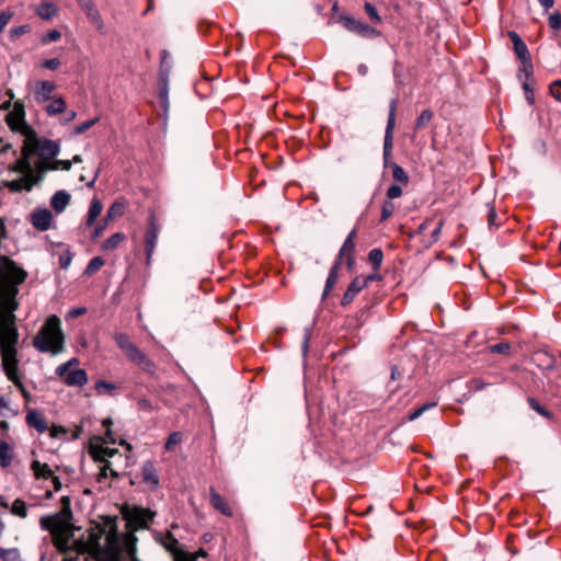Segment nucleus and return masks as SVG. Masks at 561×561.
<instances>
[{"mask_svg":"<svg viewBox=\"0 0 561 561\" xmlns=\"http://www.w3.org/2000/svg\"><path fill=\"white\" fill-rule=\"evenodd\" d=\"M38 153L42 157L55 158L59 153V146L55 141L50 140V139H45L39 145V152Z\"/></svg>","mask_w":561,"mask_h":561,"instance_id":"nucleus-26","label":"nucleus"},{"mask_svg":"<svg viewBox=\"0 0 561 561\" xmlns=\"http://www.w3.org/2000/svg\"><path fill=\"white\" fill-rule=\"evenodd\" d=\"M98 122H99V117L85 121L75 128L73 134L81 135V134L85 133L87 130H89L91 127H93Z\"/></svg>","mask_w":561,"mask_h":561,"instance_id":"nucleus-50","label":"nucleus"},{"mask_svg":"<svg viewBox=\"0 0 561 561\" xmlns=\"http://www.w3.org/2000/svg\"><path fill=\"white\" fill-rule=\"evenodd\" d=\"M90 454L95 461H105L117 455L118 450L107 446H91Z\"/></svg>","mask_w":561,"mask_h":561,"instance_id":"nucleus-22","label":"nucleus"},{"mask_svg":"<svg viewBox=\"0 0 561 561\" xmlns=\"http://www.w3.org/2000/svg\"><path fill=\"white\" fill-rule=\"evenodd\" d=\"M60 37H61V33L59 31L51 30L42 37V43L49 44L53 42H57L60 39Z\"/></svg>","mask_w":561,"mask_h":561,"instance_id":"nucleus-55","label":"nucleus"},{"mask_svg":"<svg viewBox=\"0 0 561 561\" xmlns=\"http://www.w3.org/2000/svg\"><path fill=\"white\" fill-rule=\"evenodd\" d=\"M125 238L126 237L123 232H116L103 242L102 249L104 251H113L125 240Z\"/></svg>","mask_w":561,"mask_h":561,"instance_id":"nucleus-34","label":"nucleus"},{"mask_svg":"<svg viewBox=\"0 0 561 561\" xmlns=\"http://www.w3.org/2000/svg\"><path fill=\"white\" fill-rule=\"evenodd\" d=\"M41 527L45 530L53 531L55 529V520L51 516H43L39 520Z\"/></svg>","mask_w":561,"mask_h":561,"instance_id":"nucleus-61","label":"nucleus"},{"mask_svg":"<svg viewBox=\"0 0 561 561\" xmlns=\"http://www.w3.org/2000/svg\"><path fill=\"white\" fill-rule=\"evenodd\" d=\"M110 221L111 220H106V217H104L100 222L94 224V226H92L93 227V231L91 233V238L93 240L99 239L103 234V232L106 229V227H107Z\"/></svg>","mask_w":561,"mask_h":561,"instance_id":"nucleus-46","label":"nucleus"},{"mask_svg":"<svg viewBox=\"0 0 561 561\" xmlns=\"http://www.w3.org/2000/svg\"><path fill=\"white\" fill-rule=\"evenodd\" d=\"M72 161L70 160H54L50 163L41 162L38 163V169L42 172H47L49 170H65L69 171L71 169Z\"/></svg>","mask_w":561,"mask_h":561,"instance_id":"nucleus-25","label":"nucleus"},{"mask_svg":"<svg viewBox=\"0 0 561 561\" xmlns=\"http://www.w3.org/2000/svg\"><path fill=\"white\" fill-rule=\"evenodd\" d=\"M70 198H71V196L67 191H65V190L58 191L53 195V197L50 199V206L54 208V210L57 214H60L69 205Z\"/></svg>","mask_w":561,"mask_h":561,"instance_id":"nucleus-21","label":"nucleus"},{"mask_svg":"<svg viewBox=\"0 0 561 561\" xmlns=\"http://www.w3.org/2000/svg\"><path fill=\"white\" fill-rule=\"evenodd\" d=\"M31 468L37 479H48L53 477V471L47 463H42L38 460H34Z\"/></svg>","mask_w":561,"mask_h":561,"instance_id":"nucleus-30","label":"nucleus"},{"mask_svg":"<svg viewBox=\"0 0 561 561\" xmlns=\"http://www.w3.org/2000/svg\"><path fill=\"white\" fill-rule=\"evenodd\" d=\"M209 502L211 506L220 512L222 515L227 517L233 516V510L227 502L225 497H222L219 493H217L214 488L210 489L209 493Z\"/></svg>","mask_w":561,"mask_h":561,"instance_id":"nucleus-16","label":"nucleus"},{"mask_svg":"<svg viewBox=\"0 0 561 561\" xmlns=\"http://www.w3.org/2000/svg\"><path fill=\"white\" fill-rule=\"evenodd\" d=\"M13 12L10 9L2 10L0 12V33L3 32L7 24L10 22V20L13 18Z\"/></svg>","mask_w":561,"mask_h":561,"instance_id":"nucleus-53","label":"nucleus"},{"mask_svg":"<svg viewBox=\"0 0 561 561\" xmlns=\"http://www.w3.org/2000/svg\"><path fill=\"white\" fill-rule=\"evenodd\" d=\"M19 289L0 290V356L3 364V348L18 350L19 331L14 312L19 309L16 296Z\"/></svg>","mask_w":561,"mask_h":561,"instance_id":"nucleus-1","label":"nucleus"},{"mask_svg":"<svg viewBox=\"0 0 561 561\" xmlns=\"http://www.w3.org/2000/svg\"><path fill=\"white\" fill-rule=\"evenodd\" d=\"M65 335L61 330L60 319L53 314L48 317L34 336L33 345L43 353L58 354L64 350Z\"/></svg>","mask_w":561,"mask_h":561,"instance_id":"nucleus-2","label":"nucleus"},{"mask_svg":"<svg viewBox=\"0 0 561 561\" xmlns=\"http://www.w3.org/2000/svg\"><path fill=\"white\" fill-rule=\"evenodd\" d=\"M394 211V205L390 201H385L381 206V220H387L392 216Z\"/></svg>","mask_w":561,"mask_h":561,"instance_id":"nucleus-52","label":"nucleus"},{"mask_svg":"<svg viewBox=\"0 0 561 561\" xmlns=\"http://www.w3.org/2000/svg\"><path fill=\"white\" fill-rule=\"evenodd\" d=\"M72 257H73L72 252L67 248L62 253L59 254V259H58L59 266L62 270H67L72 262Z\"/></svg>","mask_w":561,"mask_h":561,"instance_id":"nucleus-48","label":"nucleus"},{"mask_svg":"<svg viewBox=\"0 0 561 561\" xmlns=\"http://www.w3.org/2000/svg\"><path fill=\"white\" fill-rule=\"evenodd\" d=\"M78 2L81 9L85 12L89 21L96 25L99 28L102 27V18L95 8L93 0H78Z\"/></svg>","mask_w":561,"mask_h":561,"instance_id":"nucleus-19","label":"nucleus"},{"mask_svg":"<svg viewBox=\"0 0 561 561\" xmlns=\"http://www.w3.org/2000/svg\"><path fill=\"white\" fill-rule=\"evenodd\" d=\"M13 459V453L10 445L3 440H0V466L7 468L11 465Z\"/></svg>","mask_w":561,"mask_h":561,"instance_id":"nucleus-32","label":"nucleus"},{"mask_svg":"<svg viewBox=\"0 0 561 561\" xmlns=\"http://www.w3.org/2000/svg\"><path fill=\"white\" fill-rule=\"evenodd\" d=\"M11 513L21 518H25L27 516V506L25 502L21 499H16L12 504Z\"/></svg>","mask_w":561,"mask_h":561,"instance_id":"nucleus-41","label":"nucleus"},{"mask_svg":"<svg viewBox=\"0 0 561 561\" xmlns=\"http://www.w3.org/2000/svg\"><path fill=\"white\" fill-rule=\"evenodd\" d=\"M396 111H397V100H391L389 104V114L383 138V165L385 168H390L392 170V178L396 182L407 185L409 183V175L405 170L396 162L390 161L391 152L393 148V130L396 126Z\"/></svg>","mask_w":561,"mask_h":561,"instance_id":"nucleus-3","label":"nucleus"},{"mask_svg":"<svg viewBox=\"0 0 561 561\" xmlns=\"http://www.w3.org/2000/svg\"><path fill=\"white\" fill-rule=\"evenodd\" d=\"M365 282L362 280V275L356 276L347 286L346 290L344 291L342 299H341V306L346 307L351 305L356 296L364 289Z\"/></svg>","mask_w":561,"mask_h":561,"instance_id":"nucleus-13","label":"nucleus"},{"mask_svg":"<svg viewBox=\"0 0 561 561\" xmlns=\"http://www.w3.org/2000/svg\"><path fill=\"white\" fill-rule=\"evenodd\" d=\"M104 265V260L101 256H94L90 260L88 263L84 274L85 275H93L96 273L102 266Z\"/></svg>","mask_w":561,"mask_h":561,"instance_id":"nucleus-43","label":"nucleus"},{"mask_svg":"<svg viewBox=\"0 0 561 561\" xmlns=\"http://www.w3.org/2000/svg\"><path fill=\"white\" fill-rule=\"evenodd\" d=\"M365 11L368 14L369 19L371 20V22L376 24L381 23V18L377 12V9L370 2L365 3Z\"/></svg>","mask_w":561,"mask_h":561,"instance_id":"nucleus-51","label":"nucleus"},{"mask_svg":"<svg viewBox=\"0 0 561 561\" xmlns=\"http://www.w3.org/2000/svg\"><path fill=\"white\" fill-rule=\"evenodd\" d=\"M507 35L513 43L514 53L517 56V58L520 61L530 59L529 50L524 41L520 38V36L514 31H510Z\"/></svg>","mask_w":561,"mask_h":561,"instance_id":"nucleus-18","label":"nucleus"},{"mask_svg":"<svg viewBox=\"0 0 561 561\" xmlns=\"http://www.w3.org/2000/svg\"><path fill=\"white\" fill-rule=\"evenodd\" d=\"M550 93L551 95L561 102V80H557L550 84Z\"/></svg>","mask_w":561,"mask_h":561,"instance_id":"nucleus-62","label":"nucleus"},{"mask_svg":"<svg viewBox=\"0 0 561 561\" xmlns=\"http://www.w3.org/2000/svg\"><path fill=\"white\" fill-rule=\"evenodd\" d=\"M170 68L160 67L159 70V84L168 85L169 82Z\"/></svg>","mask_w":561,"mask_h":561,"instance_id":"nucleus-64","label":"nucleus"},{"mask_svg":"<svg viewBox=\"0 0 561 561\" xmlns=\"http://www.w3.org/2000/svg\"><path fill=\"white\" fill-rule=\"evenodd\" d=\"M534 67L530 59L522 60V67L518 71L519 80H529L533 76Z\"/></svg>","mask_w":561,"mask_h":561,"instance_id":"nucleus-40","label":"nucleus"},{"mask_svg":"<svg viewBox=\"0 0 561 561\" xmlns=\"http://www.w3.org/2000/svg\"><path fill=\"white\" fill-rule=\"evenodd\" d=\"M341 21L347 31L356 33L363 37H375L379 35V32L376 28L352 16H342Z\"/></svg>","mask_w":561,"mask_h":561,"instance_id":"nucleus-8","label":"nucleus"},{"mask_svg":"<svg viewBox=\"0 0 561 561\" xmlns=\"http://www.w3.org/2000/svg\"><path fill=\"white\" fill-rule=\"evenodd\" d=\"M60 65H61V62L58 58H51V59H46L42 64V67L45 69H48V70H56L59 68Z\"/></svg>","mask_w":561,"mask_h":561,"instance_id":"nucleus-63","label":"nucleus"},{"mask_svg":"<svg viewBox=\"0 0 561 561\" xmlns=\"http://www.w3.org/2000/svg\"><path fill=\"white\" fill-rule=\"evenodd\" d=\"M94 389L96 390L98 393H111L113 390L117 389V387L116 385L111 383L106 380H98L94 385Z\"/></svg>","mask_w":561,"mask_h":561,"instance_id":"nucleus-47","label":"nucleus"},{"mask_svg":"<svg viewBox=\"0 0 561 561\" xmlns=\"http://www.w3.org/2000/svg\"><path fill=\"white\" fill-rule=\"evenodd\" d=\"M388 199H396L402 195V187L399 184H392L389 186L386 193Z\"/></svg>","mask_w":561,"mask_h":561,"instance_id":"nucleus-54","label":"nucleus"},{"mask_svg":"<svg viewBox=\"0 0 561 561\" xmlns=\"http://www.w3.org/2000/svg\"><path fill=\"white\" fill-rule=\"evenodd\" d=\"M137 409L141 412L151 413L153 411H158L159 404L152 402L147 398H138L136 399Z\"/></svg>","mask_w":561,"mask_h":561,"instance_id":"nucleus-37","label":"nucleus"},{"mask_svg":"<svg viewBox=\"0 0 561 561\" xmlns=\"http://www.w3.org/2000/svg\"><path fill=\"white\" fill-rule=\"evenodd\" d=\"M57 85L53 81L41 80L35 83L34 100L41 104L51 99Z\"/></svg>","mask_w":561,"mask_h":561,"instance_id":"nucleus-12","label":"nucleus"},{"mask_svg":"<svg viewBox=\"0 0 561 561\" xmlns=\"http://www.w3.org/2000/svg\"><path fill=\"white\" fill-rule=\"evenodd\" d=\"M25 421L30 427L35 428L39 434H43L48 430L45 416L35 409L27 411Z\"/></svg>","mask_w":561,"mask_h":561,"instance_id":"nucleus-15","label":"nucleus"},{"mask_svg":"<svg viewBox=\"0 0 561 561\" xmlns=\"http://www.w3.org/2000/svg\"><path fill=\"white\" fill-rule=\"evenodd\" d=\"M0 559L2 561H23L18 548H0Z\"/></svg>","mask_w":561,"mask_h":561,"instance_id":"nucleus-38","label":"nucleus"},{"mask_svg":"<svg viewBox=\"0 0 561 561\" xmlns=\"http://www.w3.org/2000/svg\"><path fill=\"white\" fill-rule=\"evenodd\" d=\"M79 359L73 357L56 368V375L64 380L68 387H83L88 382V374L84 369L76 368Z\"/></svg>","mask_w":561,"mask_h":561,"instance_id":"nucleus-5","label":"nucleus"},{"mask_svg":"<svg viewBox=\"0 0 561 561\" xmlns=\"http://www.w3.org/2000/svg\"><path fill=\"white\" fill-rule=\"evenodd\" d=\"M126 209V202L121 198V199H116L111 206L110 208L107 209L106 211V220H113L117 217H121L124 215V211Z\"/></svg>","mask_w":561,"mask_h":561,"instance_id":"nucleus-28","label":"nucleus"},{"mask_svg":"<svg viewBox=\"0 0 561 561\" xmlns=\"http://www.w3.org/2000/svg\"><path fill=\"white\" fill-rule=\"evenodd\" d=\"M158 232L159 228L156 224L154 216L151 215L148 220L147 231L145 234V251L147 255V261L152 256V253L154 251L157 240H158Z\"/></svg>","mask_w":561,"mask_h":561,"instance_id":"nucleus-11","label":"nucleus"},{"mask_svg":"<svg viewBox=\"0 0 561 561\" xmlns=\"http://www.w3.org/2000/svg\"><path fill=\"white\" fill-rule=\"evenodd\" d=\"M490 348H491L492 353L507 354L508 351L511 350V345L507 342H502V343L492 345Z\"/></svg>","mask_w":561,"mask_h":561,"instance_id":"nucleus-60","label":"nucleus"},{"mask_svg":"<svg viewBox=\"0 0 561 561\" xmlns=\"http://www.w3.org/2000/svg\"><path fill=\"white\" fill-rule=\"evenodd\" d=\"M341 265H342V263H340V261L339 262L335 261L333 263V265L331 266V268L329 271V275L325 280L324 288H323L322 300H324L329 296L331 290L336 285V283L339 280V270H340Z\"/></svg>","mask_w":561,"mask_h":561,"instance_id":"nucleus-20","label":"nucleus"},{"mask_svg":"<svg viewBox=\"0 0 561 561\" xmlns=\"http://www.w3.org/2000/svg\"><path fill=\"white\" fill-rule=\"evenodd\" d=\"M58 12V8L56 4L51 2H45L37 7L36 13L43 20H50Z\"/></svg>","mask_w":561,"mask_h":561,"instance_id":"nucleus-29","label":"nucleus"},{"mask_svg":"<svg viewBox=\"0 0 561 561\" xmlns=\"http://www.w3.org/2000/svg\"><path fill=\"white\" fill-rule=\"evenodd\" d=\"M174 561H196V556H193L192 553H188L186 551H183L182 549L173 554Z\"/></svg>","mask_w":561,"mask_h":561,"instance_id":"nucleus-59","label":"nucleus"},{"mask_svg":"<svg viewBox=\"0 0 561 561\" xmlns=\"http://www.w3.org/2000/svg\"><path fill=\"white\" fill-rule=\"evenodd\" d=\"M169 89L168 85H160L159 90V99L162 107L167 111L169 107V98H168Z\"/></svg>","mask_w":561,"mask_h":561,"instance_id":"nucleus-56","label":"nucleus"},{"mask_svg":"<svg viewBox=\"0 0 561 561\" xmlns=\"http://www.w3.org/2000/svg\"><path fill=\"white\" fill-rule=\"evenodd\" d=\"M548 24L553 30H560L561 28V13L554 12L550 14L548 19Z\"/></svg>","mask_w":561,"mask_h":561,"instance_id":"nucleus-57","label":"nucleus"},{"mask_svg":"<svg viewBox=\"0 0 561 561\" xmlns=\"http://www.w3.org/2000/svg\"><path fill=\"white\" fill-rule=\"evenodd\" d=\"M488 225L490 228L500 226V222H497V214L493 206H489Z\"/></svg>","mask_w":561,"mask_h":561,"instance_id":"nucleus-58","label":"nucleus"},{"mask_svg":"<svg viewBox=\"0 0 561 561\" xmlns=\"http://www.w3.org/2000/svg\"><path fill=\"white\" fill-rule=\"evenodd\" d=\"M99 538L94 537L91 546L90 557L92 561H118L117 557L106 554V552L100 547Z\"/></svg>","mask_w":561,"mask_h":561,"instance_id":"nucleus-24","label":"nucleus"},{"mask_svg":"<svg viewBox=\"0 0 561 561\" xmlns=\"http://www.w3.org/2000/svg\"><path fill=\"white\" fill-rule=\"evenodd\" d=\"M31 31V27L28 24H24V25H20V26H16V27H12L9 32L10 34V38L15 41L18 39L20 36L28 33Z\"/></svg>","mask_w":561,"mask_h":561,"instance_id":"nucleus-49","label":"nucleus"},{"mask_svg":"<svg viewBox=\"0 0 561 561\" xmlns=\"http://www.w3.org/2000/svg\"><path fill=\"white\" fill-rule=\"evenodd\" d=\"M30 221L38 231H46L53 222V214L47 208H37L31 214Z\"/></svg>","mask_w":561,"mask_h":561,"instance_id":"nucleus-10","label":"nucleus"},{"mask_svg":"<svg viewBox=\"0 0 561 561\" xmlns=\"http://www.w3.org/2000/svg\"><path fill=\"white\" fill-rule=\"evenodd\" d=\"M436 405H437V402H435V401L422 404L421 407H419L417 409H415L414 411H412L409 414V417H408L409 421H414V420L419 419L424 412L435 408Z\"/></svg>","mask_w":561,"mask_h":561,"instance_id":"nucleus-44","label":"nucleus"},{"mask_svg":"<svg viewBox=\"0 0 561 561\" xmlns=\"http://www.w3.org/2000/svg\"><path fill=\"white\" fill-rule=\"evenodd\" d=\"M139 476L141 482L150 491H156L160 486L159 471L152 460H147L141 465Z\"/></svg>","mask_w":561,"mask_h":561,"instance_id":"nucleus-7","label":"nucleus"},{"mask_svg":"<svg viewBox=\"0 0 561 561\" xmlns=\"http://www.w3.org/2000/svg\"><path fill=\"white\" fill-rule=\"evenodd\" d=\"M113 339L128 359L139 352V348L129 340V336L126 333L116 332L114 333Z\"/></svg>","mask_w":561,"mask_h":561,"instance_id":"nucleus-14","label":"nucleus"},{"mask_svg":"<svg viewBox=\"0 0 561 561\" xmlns=\"http://www.w3.org/2000/svg\"><path fill=\"white\" fill-rule=\"evenodd\" d=\"M28 153L24 152V157L16 160L13 170L19 173H23L25 176H33V169L28 161Z\"/></svg>","mask_w":561,"mask_h":561,"instance_id":"nucleus-33","label":"nucleus"},{"mask_svg":"<svg viewBox=\"0 0 561 561\" xmlns=\"http://www.w3.org/2000/svg\"><path fill=\"white\" fill-rule=\"evenodd\" d=\"M50 100L51 102L45 107V111L49 116L65 112L67 105L62 98L58 96Z\"/></svg>","mask_w":561,"mask_h":561,"instance_id":"nucleus-31","label":"nucleus"},{"mask_svg":"<svg viewBox=\"0 0 561 561\" xmlns=\"http://www.w3.org/2000/svg\"><path fill=\"white\" fill-rule=\"evenodd\" d=\"M18 350H13L11 346L4 347L3 364L1 365V367L7 378L14 383V386L19 389L25 401H31V393L25 389L22 382V373L20 371L19 368L20 360L18 358Z\"/></svg>","mask_w":561,"mask_h":561,"instance_id":"nucleus-4","label":"nucleus"},{"mask_svg":"<svg viewBox=\"0 0 561 561\" xmlns=\"http://www.w3.org/2000/svg\"><path fill=\"white\" fill-rule=\"evenodd\" d=\"M527 403L530 407V409L536 411L538 414H540L545 419L553 420V414L548 409H546L543 405H541L537 399H535L533 397H528Z\"/></svg>","mask_w":561,"mask_h":561,"instance_id":"nucleus-35","label":"nucleus"},{"mask_svg":"<svg viewBox=\"0 0 561 561\" xmlns=\"http://www.w3.org/2000/svg\"><path fill=\"white\" fill-rule=\"evenodd\" d=\"M162 545L168 551L172 553V556L181 550L179 540L170 531L167 533L164 539L162 540Z\"/></svg>","mask_w":561,"mask_h":561,"instance_id":"nucleus-36","label":"nucleus"},{"mask_svg":"<svg viewBox=\"0 0 561 561\" xmlns=\"http://www.w3.org/2000/svg\"><path fill=\"white\" fill-rule=\"evenodd\" d=\"M133 364L137 365L146 374L153 376L156 374V364L139 350L135 356L129 359Z\"/></svg>","mask_w":561,"mask_h":561,"instance_id":"nucleus-17","label":"nucleus"},{"mask_svg":"<svg viewBox=\"0 0 561 561\" xmlns=\"http://www.w3.org/2000/svg\"><path fill=\"white\" fill-rule=\"evenodd\" d=\"M355 238H356V229L354 228L346 237V239L344 240L339 253H337V256H336V262L340 261V263L343 264V261L345 260V263L347 265L348 268H352L353 265L355 264V259H354V251H355Z\"/></svg>","mask_w":561,"mask_h":561,"instance_id":"nucleus-9","label":"nucleus"},{"mask_svg":"<svg viewBox=\"0 0 561 561\" xmlns=\"http://www.w3.org/2000/svg\"><path fill=\"white\" fill-rule=\"evenodd\" d=\"M368 260L373 264L375 271L380 268V265L383 260V253L380 249H373L368 253Z\"/></svg>","mask_w":561,"mask_h":561,"instance_id":"nucleus-42","label":"nucleus"},{"mask_svg":"<svg viewBox=\"0 0 561 561\" xmlns=\"http://www.w3.org/2000/svg\"><path fill=\"white\" fill-rule=\"evenodd\" d=\"M123 514L130 524H134L138 528H147L156 515L150 508H144L141 506H134L130 510L124 511Z\"/></svg>","mask_w":561,"mask_h":561,"instance_id":"nucleus-6","label":"nucleus"},{"mask_svg":"<svg viewBox=\"0 0 561 561\" xmlns=\"http://www.w3.org/2000/svg\"><path fill=\"white\" fill-rule=\"evenodd\" d=\"M433 119V112L431 110H424L415 121L414 129H424L430 122Z\"/></svg>","mask_w":561,"mask_h":561,"instance_id":"nucleus-39","label":"nucleus"},{"mask_svg":"<svg viewBox=\"0 0 561 561\" xmlns=\"http://www.w3.org/2000/svg\"><path fill=\"white\" fill-rule=\"evenodd\" d=\"M182 439H183V436L180 432L171 433L165 442V445H164L165 450H168V451L173 450L176 445L181 444Z\"/></svg>","mask_w":561,"mask_h":561,"instance_id":"nucleus-45","label":"nucleus"},{"mask_svg":"<svg viewBox=\"0 0 561 561\" xmlns=\"http://www.w3.org/2000/svg\"><path fill=\"white\" fill-rule=\"evenodd\" d=\"M34 185H35V182H32L27 176H25V178H21V179L11 181L8 184V187L11 192L20 193L22 191L30 192Z\"/></svg>","mask_w":561,"mask_h":561,"instance_id":"nucleus-27","label":"nucleus"},{"mask_svg":"<svg viewBox=\"0 0 561 561\" xmlns=\"http://www.w3.org/2000/svg\"><path fill=\"white\" fill-rule=\"evenodd\" d=\"M103 210V204L98 197H93L88 210L85 227L91 228L94 226L96 218L101 215Z\"/></svg>","mask_w":561,"mask_h":561,"instance_id":"nucleus-23","label":"nucleus"}]
</instances>
